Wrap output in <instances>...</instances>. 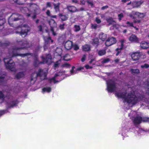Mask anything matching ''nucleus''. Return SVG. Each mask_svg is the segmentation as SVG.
Masks as SVG:
<instances>
[{
  "instance_id": "1",
  "label": "nucleus",
  "mask_w": 149,
  "mask_h": 149,
  "mask_svg": "<svg viewBox=\"0 0 149 149\" xmlns=\"http://www.w3.org/2000/svg\"><path fill=\"white\" fill-rule=\"evenodd\" d=\"M18 42V45H20L21 47H16L13 49V53L11 57L8 58L6 57L3 58V61L5 63L6 68L12 71H15V62L11 59V58L17 56H20L22 57H24L27 56L31 54L29 53L25 54L14 53L15 51H17L19 50L23 49L25 47L27 46L29 44V42L26 40H21Z\"/></svg>"
},
{
  "instance_id": "2",
  "label": "nucleus",
  "mask_w": 149,
  "mask_h": 149,
  "mask_svg": "<svg viewBox=\"0 0 149 149\" xmlns=\"http://www.w3.org/2000/svg\"><path fill=\"white\" fill-rule=\"evenodd\" d=\"M41 58L42 59V61L39 62L37 59H36L34 61V65L35 67H37L39 64L46 63L48 64H50L51 63L52 58L50 54H48L46 55L45 58L43 56H42Z\"/></svg>"
},
{
  "instance_id": "3",
  "label": "nucleus",
  "mask_w": 149,
  "mask_h": 149,
  "mask_svg": "<svg viewBox=\"0 0 149 149\" xmlns=\"http://www.w3.org/2000/svg\"><path fill=\"white\" fill-rule=\"evenodd\" d=\"M139 97L133 93H129L125 99V101L127 103L132 104L133 105H135L138 101Z\"/></svg>"
},
{
  "instance_id": "4",
  "label": "nucleus",
  "mask_w": 149,
  "mask_h": 149,
  "mask_svg": "<svg viewBox=\"0 0 149 149\" xmlns=\"http://www.w3.org/2000/svg\"><path fill=\"white\" fill-rule=\"evenodd\" d=\"M107 90L108 92L112 93L116 89V83L112 79L109 80L107 81Z\"/></svg>"
},
{
  "instance_id": "5",
  "label": "nucleus",
  "mask_w": 149,
  "mask_h": 149,
  "mask_svg": "<svg viewBox=\"0 0 149 149\" xmlns=\"http://www.w3.org/2000/svg\"><path fill=\"white\" fill-rule=\"evenodd\" d=\"M21 15L17 13H13L10 16L8 20L9 25L11 26H13V24L11 23L13 21H16L20 19L19 17Z\"/></svg>"
},
{
  "instance_id": "6",
  "label": "nucleus",
  "mask_w": 149,
  "mask_h": 149,
  "mask_svg": "<svg viewBox=\"0 0 149 149\" xmlns=\"http://www.w3.org/2000/svg\"><path fill=\"white\" fill-rule=\"evenodd\" d=\"M43 39L45 41V44L43 47L45 50L49 47L50 41L52 43L53 40L50 36H43Z\"/></svg>"
},
{
  "instance_id": "7",
  "label": "nucleus",
  "mask_w": 149,
  "mask_h": 149,
  "mask_svg": "<svg viewBox=\"0 0 149 149\" xmlns=\"http://www.w3.org/2000/svg\"><path fill=\"white\" fill-rule=\"evenodd\" d=\"M117 40L115 38L110 37L108 38L105 42L106 46L109 47L116 43Z\"/></svg>"
},
{
  "instance_id": "8",
  "label": "nucleus",
  "mask_w": 149,
  "mask_h": 149,
  "mask_svg": "<svg viewBox=\"0 0 149 149\" xmlns=\"http://www.w3.org/2000/svg\"><path fill=\"white\" fill-rule=\"evenodd\" d=\"M49 23L50 26V31L52 32V34L54 36H56L57 34L54 30V27L56 26V24L55 21L53 19H51L49 21Z\"/></svg>"
},
{
  "instance_id": "9",
  "label": "nucleus",
  "mask_w": 149,
  "mask_h": 149,
  "mask_svg": "<svg viewBox=\"0 0 149 149\" xmlns=\"http://www.w3.org/2000/svg\"><path fill=\"white\" fill-rule=\"evenodd\" d=\"M19 102L17 100H13L10 102H7L8 108H11L17 106Z\"/></svg>"
},
{
  "instance_id": "10",
  "label": "nucleus",
  "mask_w": 149,
  "mask_h": 149,
  "mask_svg": "<svg viewBox=\"0 0 149 149\" xmlns=\"http://www.w3.org/2000/svg\"><path fill=\"white\" fill-rule=\"evenodd\" d=\"M131 56L133 61H136L139 60L141 56V54L139 52H135L132 53Z\"/></svg>"
},
{
  "instance_id": "11",
  "label": "nucleus",
  "mask_w": 149,
  "mask_h": 149,
  "mask_svg": "<svg viewBox=\"0 0 149 149\" xmlns=\"http://www.w3.org/2000/svg\"><path fill=\"white\" fill-rule=\"evenodd\" d=\"M73 43L72 41L68 40L66 41L64 45L65 49L67 50H70L72 47Z\"/></svg>"
},
{
  "instance_id": "12",
  "label": "nucleus",
  "mask_w": 149,
  "mask_h": 149,
  "mask_svg": "<svg viewBox=\"0 0 149 149\" xmlns=\"http://www.w3.org/2000/svg\"><path fill=\"white\" fill-rule=\"evenodd\" d=\"M127 93L126 92H118L116 93V96L119 98H121L124 99L125 101V99L126 97V95Z\"/></svg>"
},
{
  "instance_id": "13",
  "label": "nucleus",
  "mask_w": 149,
  "mask_h": 149,
  "mask_svg": "<svg viewBox=\"0 0 149 149\" xmlns=\"http://www.w3.org/2000/svg\"><path fill=\"white\" fill-rule=\"evenodd\" d=\"M142 121V118L140 116L135 117L133 120V123L134 125H138L141 123Z\"/></svg>"
},
{
  "instance_id": "14",
  "label": "nucleus",
  "mask_w": 149,
  "mask_h": 149,
  "mask_svg": "<svg viewBox=\"0 0 149 149\" xmlns=\"http://www.w3.org/2000/svg\"><path fill=\"white\" fill-rule=\"evenodd\" d=\"M143 1L142 0L139 1H134L132 3L133 8H138L143 3Z\"/></svg>"
},
{
  "instance_id": "15",
  "label": "nucleus",
  "mask_w": 149,
  "mask_h": 149,
  "mask_svg": "<svg viewBox=\"0 0 149 149\" xmlns=\"http://www.w3.org/2000/svg\"><path fill=\"white\" fill-rule=\"evenodd\" d=\"M130 41L136 43H138L139 42L138 38L134 34H132L129 37Z\"/></svg>"
},
{
  "instance_id": "16",
  "label": "nucleus",
  "mask_w": 149,
  "mask_h": 149,
  "mask_svg": "<svg viewBox=\"0 0 149 149\" xmlns=\"http://www.w3.org/2000/svg\"><path fill=\"white\" fill-rule=\"evenodd\" d=\"M141 47L143 49H147L149 47V43L143 41L141 42L140 44Z\"/></svg>"
},
{
  "instance_id": "17",
  "label": "nucleus",
  "mask_w": 149,
  "mask_h": 149,
  "mask_svg": "<svg viewBox=\"0 0 149 149\" xmlns=\"http://www.w3.org/2000/svg\"><path fill=\"white\" fill-rule=\"evenodd\" d=\"M58 16L61 19V21L63 22L67 20L68 19V15H64L63 13H60L58 14Z\"/></svg>"
},
{
  "instance_id": "18",
  "label": "nucleus",
  "mask_w": 149,
  "mask_h": 149,
  "mask_svg": "<svg viewBox=\"0 0 149 149\" xmlns=\"http://www.w3.org/2000/svg\"><path fill=\"white\" fill-rule=\"evenodd\" d=\"M67 8L71 13H74L77 10L76 7L72 6H67Z\"/></svg>"
},
{
  "instance_id": "19",
  "label": "nucleus",
  "mask_w": 149,
  "mask_h": 149,
  "mask_svg": "<svg viewBox=\"0 0 149 149\" xmlns=\"http://www.w3.org/2000/svg\"><path fill=\"white\" fill-rule=\"evenodd\" d=\"M107 37V34L102 32H101L99 35V38L102 41H104L106 39Z\"/></svg>"
},
{
  "instance_id": "20",
  "label": "nucleus",
  "mask_w": 149,
  "mask_h": 149,
  "mask_svg": "<svg viewBox=\"0 0 149 149\" xmlns=\"http://www.w3.org/2000/svg\"><path fill=\"white\" fill-rule=\"evenodd\" d=\"M61 60H59L58 61H57L54 62V65L53 66V68H54L55 70L57 68H58L60 65L61 64Z\"/></svg>"
},
{
  "instance_id": "21",
  "label": "nucleus",
  "mask_w": 149,
  "mask_h": 149,
  "mask_svg": "<svg viewBox=\"0 0 149 149\" xmlns=\"http://www.w3.org/2000/svg\"><path fill=\"white\" fill-rule=\"evenodd\" d=\"M82 49L84 51H88L90 50L91 47L89 45H85L82 46Z\"/></svg>"
},
{
  "instance_id": "22",
  "label": "nucleus",
  "mask_w": 149,
  "mask_h": 149,
  "mask_svg": "<svg viewBox=\"0 0 149 149\" xmlns=\"http://www.w3.org/2000/svg\"><path fill=\"white\" fill-rule=\"evenodd\" d=\"M106 21L107 23H108V25H111L113 24L114 23H116L115 21L113 20L112 17H110L106 19Z\"/></svg>"
},
{
  "instance_id": "23",
  "label": "nucleus",
  "mask_w": 149,
  "mask_h": 149,
  "mask_svg": "<svg viewBox=\"0 0 149 149\" xmlns=\"http://www.w3.org/2000/svg\"><path fill=\"white\" fill-rule=\"evenodd\" d=\"M60 5V3H58L56 4L55 3H53L54 9L56 12L60 11L59 6Z\"/></svg>"
},
{
  "instance_id": "24",
  "label": "nucleus",
  "mask_w": 149,
  "mask_h": 149,
  "mask_svg": "<svg viewBox=\"0 0 149 149\" xmlns=\"http://www.w3.org/2000/svg\"><path fill=\"white\" fill-rule=\"evenodd\" d=\"M133 14H135L137 17L139 18H142L144 17V15L143 13H141L139 12L134 11Z\"/></svg>"
},
{
  "instance_id": "25",
  "label": "nucleus",
  "mask_w": 149,
  "mask_h": 149,
  "mask_svg": "<svg viewBox=\"0 0 149 149\" xmlns=\"http://www.w3.org/2000/svg\"><path fill=\"white\" fill-rule=\"evenodd\" d=\"M126 40L125 39H122L119 40V42H120V45H119L118 47L121 48V49H123L124 46V44Z\"/></svg>"
},
{
  "instance_id": "26",
  "label": "nucleus",
  "mask_w": 149,
  "mask_h": 149,
  "mask_svg": "<svg viewBox=\"0 0 149 149\" xmlns=\"http://www.w3.org/2000/svg\"><path fill=\"white\" fill-rule=\"evenodd\" d=\"M20 35L23 37H25L27 34V30H25L23 31L22 30L21 31L19 32Z\"/></svg>"
},
{
  "instance_id": "27",
  "label": "nucleus",
  "mask_w": 149,
  "mask_h": 149,
  "mask_svg": "<svg viewBox=\"0 0 149 149\" xmlns=\"http://www.w3.org/2000/svg\"><path fill=\"white\" fill-rule=\"evenodd\" d=\"M24 74L23 72H19L16 75V77L17 79H19L23 77Z\"/></svg>"
},
{
  "instance_id": "28",
  "label": "nucleus",
  "mask_w": 149,
  "mask_h": 149,
  "mask_svg": "<svg viewBox=\"0 0 149 149\" xmlns=\"http://www.w3.org/2000/svg\"><path fill=\"white\" fill-rule=\"evenodd\" d=\"M51 91V88L50 87H44L42 89V92H47L49 93Z\"/></svg>"
},
{
  "instance_id": "29",
  "label": "nucleus",
  "mask_w": 149,
  "mask_h": 149,
  "mask_svg": "<svg viewBox=\"0 0 149 149\" xmlns=\"http://www.w3.org/2000/svg\"><path fill=\"white\" fill-rule=\"evenodd\" d=\"M74 31L75 32H77L79 31L80 29L81 28L80 26L79 25H74Z\"/></svg>"
},
{
  "instance_id": "30",
  "label": "nucleus",
  "mask_w": 149,
  "mask_h": 149,
  "mask_svg": "<svg viewBox=\"0 0 149 149\" xmlns=\"http://www.w3.org/2000/svg\"><path fill=\"white\" fill-rule=\"evenodd\" d=\"M63 60L66 61H68L70 59V55L68 54H65L63 57Z\"/></svg>"
},
{
  "instance_id": "31",
  "label": "nucleus",
  "mask_w": 149,
  "mask_h": 149,
  "mask_svg": "<svg viewBox=\"0 0 149 149\" xmlns=\"http://www.w3.org/2000/svg\"><path fill=\"white\" fill-rule=\"evenodd\" d=\"M106 54V51L104 49H102L99 50L98 52V54L99 56H102Z\"/></svg>"
},
{
  "instance_id": "32",
  "label": "nucleus",
  "mask_w": 149,
  "mask_h": 149,
  "mask_svg": "<svg viewBox=\"0 0 149 149\" xmlns=\"http://www.w3.org/2000/svg\"><path fill=\"white\" fill-rule=\"evenodd\" d=\"M131 72L132 74H137L139 73V69H132L131 70Z\"/></svg>"
},
{
  "instance_id": "33",
  "label": "nucleus",
  "mask_w": 149,
  "mask_h": 149,
  "mask_svg": "<svg viewBox=\"0 0 149 149\" xmlns=\"http://www.w3.org/2000/svg\"><path fill=\"white\" fill-rule=\"evenodd\" d=\"M23 0H13L16 3L19 5H22L24 4Z\"/></svg>"
},
{
  "instance_id": "34",
  "label": "nucleus",
  "mask_w": 149,
  "mask_h": 149,
  "mask_svg": "<svg viewBox=\"0 0 149 149\" xmlns=\"http://www.w3.org/2000/svg\"><path fill=\"white\" fill-rule=\"evenodd\" d=\"M66 25L65 23H63L62 24H61L59 25V28L61 30H64L65 29V26Z\"/></svg>"
},
{
  "instance_id": "35",
  "label": "nucleus",
  "mask_w": 149,
  "mask_h": 149,
  "mask_svg": "<svg viewBox=\"0 0 149 149\" xmlns=\"http://www.w3.org/2000/svg\"><path fill=\"white\" fill-rule=\"evenodd\" d=\"M123 49H121V48H117L116 49V51L117 52L116 54V56H118L119 54L121 52V50Z\"/></svg>"
},
{
  "instance_id": "36",
  "label": "nucleus",
  "mask_w": 149,
  "mask_h": 149,
  "mask_svg": "<svg viewBox=\"0 0 149 149\" xmlns=\"http://www.w3.org/2000/svg\"><path fill=\"white\" fill-rule=\"evenodd\" d=\"M101 26L100 25H97L96 24H92L91 27L92 29H96L97 27L98 28Z\"/></svg>"
},
{
  "instance_id": "37",
  "label": "nucleus",
  "mask_w": 149,
  "mask_h": 149,
  "mask_svg": "<svg viewBox=\"0 0 149 149\" xmlns=\"http://www.w3.org/2000/svg\"><path fill=\"white\" fill-rule=\"evenodd\" d=\"M93 43L95 45H98L99 43V40L97 38H95L93 39Z\"/></svg>"
},
{
  "instance_id": "38",
  "label": "nucleus",
  "mask_w": 149,
  "mask_h": 149,
  "mask_svg": "<svg viewBox=\"0 0 149 149\" xmlns=\"http://www.w3.org/2000/svg\"><path fill=\"white\" fill-rule=\"evenodd\" d=\"M70 66V65L69 64L65 63L63 64L62 65L61 67L62 68L65 67L66 68H68Z\"/></svg>"
},
{
  "instance_id": "39",
  "label": "nucleus",
  "mask_w": 149,
  "mask_h": 149,
  "mask_svg": "<svg viewBox=\"0 0 149 149\" xmlns=\"http://www.w3.org/2000/svg\"><path fill=\"white\" fill-rule=\"evenodd\" d=\"M72 47H73L74 50L75 51H77L79 49V46L77 44H73Z\"/></svg>"
},
{
  "instance_id": "40",
  "label": "nucleus",
  "mask_w": 149,
  "mask_h": 149,
  "mask_svg": "<svg viewBox=\"0 0 149 149\" xmlns=\"http://www.w3.org/2000/svg\"><path fill=\"white\" fill-rule=\"evenodd\" d=\"M43 72V70L41 69H40L39 70L38 72L37 73V77L40 76L41 77L42 74L41 73Z\"/></svg>"
},
{
  "instance_id": "41",
  "label": "nucleus",
  "mask_w": 149,
  "mask_h": 149,
  "mask_svg": "<svg viewBox=\"0 0 149 149\" xmlns=\"http://www.w3.org/2000/svg\"><path fill=\"white\" fill-rule=\"evenodd\" d=\"M5 22V19L3 18H0V26H1L4 24Z\"/></svg>"
},
{
  "instance_id": "42",
  "label": "nucleus",
  "mask_w": 149,
  "mask_h": 149,
  "mask_svg": "<svg viewBox=\"0 0 149 149\" xmlns=\"http://www.w3.org/2000/svg\"><path fill=\"white\" fill-rule=\"evenodd\" d=\"M118 19L119 21H120L122 19V18L124 17V15L123 13H120L118 15Z\"/></svg>"
},
{
  "instance_id": "43",
  "label": "nucleus",
  "mask_w": 149,
  "mask_h": 149,
  "mask_svg": "<svg viewBox=\"0 0 149 149\" xmlns=\"http://www.w3.org/2000/svg\"><path fill=\"white\" fill-rule=\"evenodd\" d=\"M142 68H147L149 67V65L147 63H145L144 65H141V66Z\"/></svg>"
},
{
  "instance_id": "44",
  "label": "nucleus",
  "mask_w": 149,
  "mask_h": 149,
  "mask_svg": "<svg viewBox=\"0 0 149 149\" xmlns=\"http://www.w3.org/2000/svg\"><path fill=\"white\" fill-rule=\"evenodd\" d=\"M110 61V59L109 58H106L104 59L102 61L103 63H105L109 62Z\"/></svg>"
},
{
  "instance_id": "45",
  "label": "nucleus",
  "mask_w": 149,
  "mask_h": 149,
  "mask_svg": "<svg viewBox=\"0 0 149 149\" xmlns=\"http://www.w3.org/2000/svg\"><path fill=\"white\" fill-rule=\"evenodd\" d=\"M7 44L6 43H2L0 41V47H5L7 46Z\"/></svg>"
},
{
  "instance_id": "46",
  "label": "nucleus",
  "mask_w": 149,
  "mask_h": 149,
  "mask_svg": "<svg viewBox=\"0 0 149 149\" xmlns=\"http://www.w3.org/2000/svg\"><path fill=\"white\" fill-rule=\"evenodd\" d=\"M4 95L2 91H0V99L4 98Z\"/></svg>"
},
{
  "instance_id": "47",
  "label": "nucleus",
  "mask_w": 149,
  "mask_h": 149,
  "mask_svg": "<svg viewBox=\"0 0 149 149\" xmlns=\"http://www.w3.org/2000/svg\"><path fill=\"white\" fill-rule=\"evenodd\" d=\"M134 11H132L131 14L129 15V16L131 18H133L135 19L136 18L135 15V14H133V12Z\"/></svg>"
},
{
  "instance_id": "48",
  "label": "nucleus",
  "mask_w": 149,
  "mask_h": 149,
  "mask_svg": "<svg viewBox=\"0 0 149 149\" xmlns=\"http://www.w3.org/2000/svg\"><path fill=\"white\" fill-rule=\"evenodd\" d=\"M95 21L97 24H100L101 22V20L99 19L98 17H97L95 18Z\"/></svg>"
},
{
  "instance_id": "49",
  "label": "nucleus",
  "mask_w": 149,
  "mask_h": 149,
  "mask_svg": "<svg viewBox=\"0 0 149 149\" xmlns=\"http://www.w3.org/2000/svg\"><path fill=\"white\" fill-rule=\"evenodd\" d=\"M126 24L128 25V26L131 27H132L133 26V23L132 22H130L129 21H127L126 22Z\"/></svg>"
},
{
  "instance_id": "50",
  "label": "nucleus",
  "mask_w": 149,
  "mask_h": 149,
  "mask_svg": "<svg viewBox=\"0 0 149 149\" xmlns=\"http://www.w3.org/2000/svg\"><path fill=\"white\" fill-rule=\"evenodd\" d=\"M58 76H59V75L58 74V73L55 74L54 76L51 79V80L55 81L56 78V77H57Z\"/></svg>"
},
{
  "instance_id": "51",
  "label": "nucleus",
  "mask_w": 149,
  "mask_h": 149,
  "mask_svg": "<svg viewBox=\"0 0 149 149\" xmlns=\"http://www.w3.org/2000/svg\"><path fill=\"white\" fill-rule=\"evenodd\" d=\"M6 111L5 110H0V117L5 114Z\"/></svg>"
},
{
  "instance_id": "52",
  "label": "nucleus",
  "mask_w": 149,
  "mask_h": 149,
  "mask_svg": "<svg viewBox=\"0 0 149 149\" xmlns=\"http://www.w3.org/2000/svg\"><path fill=\"white\" fill-rule=\"evenodd\" d=\"M142 121L144 122H149V118H144L142 119Z\"/></svg>"
},
{
  "instance_id": "53",
  "label": "nucleus",
  "mask_w": 149,
  "mask_h": 149,
  "mask_svg": "<svg viewBox=\"0 0 149 149\" xmlns=\"http://www.w3.org/2000/svg\"><path fill=\"white\" fill-rule=\"evenodd\" d=\"M90 0H87L86 2L89 4H90L92 6L93 5V3L92 1H89Z\"/></svg>"
},
{
  "instance_id": "54",
  "label": "nucleus",
  "mask_w": 149,
  "mask_h": 149,
  "mask_svg": "<svg viewBox=\"0 0 149 149\" xmlns=\"http://www.w3.org/2000/svg\"><path fill=\"white\" fill-rule=\"evenodd\" d=\"M38 28L40 31H42V25H40L38 26Z\"/></svg>"
},
{
  "instance_id": "55",
  "label": "nucleus",
  "mask_w": 149,
  "mask_h": 149,
  "mask_svg": "<svg viewBox=\"0 0 149 149\" xmlns=\"http://www.w3.org/2000/svg\"><path fill=\"white\" fill-rule=\"evenodd\" d=\"M52 6L51 3L50 2H47L46 3V7H50Z\"/></svg>"
},
{
  "instance_id": "56",
  "label": "nucleus",
  "mask_w": 149,
  "mask_h": 149,
  "mask_svg": "<svg viewBox=\"0 0 149 149\" xmlns=\"http://www.w3.org/2000/svg\"><path fill=\"white\" fill-rule=\"evenodd\" d=\"M5 78V75L3 74L1 76H0V81L1 80H3Z\"/></svg>"
},
{
  "instance_id": "57",
  "label": "nucleus",
  "mask_w": 149,
  "mask_h": 149,
  "mask_svg": "<svg viewBox=\"0 0 149 149\" xmlns=\"http://www.w3.org/2000/svg\"><path fill=\"white\" fill-rule=\"evenodd\" d=\"M75 68V67L74 66H73L72 67V69L70 71V73L71 74H72L74 73V69Z\"/></svg>"
},
{
  "instance_id": "58",
  "label": "nucleus",
  "mask_w": 149,
  "mask_h": 149,
  "mask_svg": "<svg viewBox=\"0 0 149 149\" xmlns=\"http://www.w3.org/2000/svg\"><path fill=\"white\" fill-rule=\"evenodd\" d=\"M86 56L85 55H84L81 59V61L82 62H84L85 61Z\"/></svg>"
},
{
  "instance_id": "59",
  "label": "nucleus",
  "mask_w": 149,
  "mask_h": 149,
  "mask_svg": "<svg viewBox=\"0 0 149 149\" xmlns=\"http://www.w3.org/2000/svg\"><path fill=\"white\" fill-rule=\"evenodd\" d=\"M46 14L48 16H50V12L49 10H48L46 12Z\"/></svg>"
},
{
  "instance_id": "60",
  "label": "nucleus",
  "mask_w": 149,
  "mask_h": 149,
  "mask_svg": "<svg viewBox=\"0 0 149 149\" xmlns=\"http://www.w3.org/2000/svg\"><path fill=\"white\" fill-rule=\"evenodd\" d=\"M85 68H86V69H88L90 68H92V67L91 66H90L88 65H86L85 66Z\"/></svg>"
},
{
  "instance_id": "61",
  "label": "nucleus",
  "mask_w": 149,
  "mask_h": 149,
  "mask_svg": "<svg viewBox=\"0 0 149 149\" xmlns=\"http://www.w3.org/2000/svg\"><path fill=\"white\" fill-rule=\"evenodd\" d=\"M108 8V6L106 5L104 6H103L102 7L101 9L102 10H104L105 9L107 8Z\"/></svg>"
},
{
  "instance_id": "62",
  "label": "nucleus",
  "mask_w": 149,
  "mask_h": 149,
  "mask_svg": "<svg viewBox=\"0 0 149 149\" xmlns=\"http://www.w3.org/2000/svg\"><path fill=\"white\" fill-rule=\"evenodd\" d=\"M85 1L84 0H81L80 1V3L81 4L84 5L85 3Z\"/></svg>"
},
{
  "instance_id": "63",
  "label": "nucleus",
  "mask_w": 149,
  "mask_h": 149,
  "mask_svg": "<svg viewBox=\"0 0 149 149\" xmlns=\"http://www.w3.org/2000/svg\"><path fill=\"white\" fill-rule=\"evenodd\" d=\"M140 22H141V21H140V20H135L134 21V23H140Z\"/></svg>"
},
{
  "instance_id": "64",
  "label": "nucleus",
  "mask_w": 149,
  "mask_h": 149,
  "mask_svg": "<svg viewBox=\"0 0 149 149\" xmlns=\"http://www.w3.org/2000/svg\"><path fill=\"white\" fill-rule=\"evenodd\" d=\"M84 69V68L82 67H79L77 69V71H80L82 69Z\"/></svg>"
}]
</instances>
